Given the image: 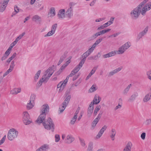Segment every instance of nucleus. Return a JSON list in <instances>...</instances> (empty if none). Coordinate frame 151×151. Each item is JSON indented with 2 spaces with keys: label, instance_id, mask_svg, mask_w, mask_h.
<instances>
[{
  "label": "nucleus",
  "instance_id": "nucleus-1",
  "mask_svg": "<svg viewBox=\"0 0 151 151\" xmlns=\"http://www.w3.org/2000/svg\"><path fill=\"white\" fill-rule=\"evenodd\" d=\"M49 108L47 104L42 106L41 112L35 122L38 124L42 123L44 127L47 130L51 129L52 132L55 129V125L53 121L50 117H48L47 120H45L46 114L49 111Z\"/></svg>",
  "mask_w": 151,
  "mask_h": 151
},
{
  "label": "nucleus",
  "instance_id": "nucleus-2",
  "mask_svg": "<svg viewBox=\"0 0 151 151\" xmlns=\"http://www.w3.org/2000/svg\"><path fill=\"white\" fill-rule=\"evenodd\" d=\"M141 11V9L137 6L134 8L131 12L130 14L132 19H137L139 16Z\"/></svg>",
  "mask_w": 151,
  "mask_h": 151
},
{
  "label": "nucleus",
  "instance_id": "nucleus-3",
  "mask_svg": "<svg viewBox=\"0 0 151 151\" xmlns=\"http://www.w3.org/2000/svg\"><path fill=\"white\" fill-rule=\"evenodd\" d=\"M23 121L25 125L29 124L32 122L29 114L27 111H24L23 113Z\"/></svg>",
  "mask_w": 151,
  "mask_h": 151
},
{
  "label": "nucleus",
  "instance_id": "nucleus-4",
  "mask_svg": "<svg viewBox=\"0 0 151 151\" xmlns=\"http://www.w3.org/2000/svg\"><path fill=\"white\" fill-rule=\"evenodd\" d=\"M18 134V132L15 129L13 128L10 129V141L16 138Z\"/></svg>",
  "mask_w": 151,
  "mask_h": 151
},
{
  "label": "nucleus",
  "instance_id": "nucleus-5",
  "mask_svg": "<svg viewBox=\"0 0 151 151\" xmlns=\"http://www.w3.org/2000/svg\"><path fill=\"white\" fill-rule=\"evenodd\" d=\"M9 0H4L1 1L0 3V12H3L5 9Z\"/></svg>",
  "mask_w": 151,
  "mask_h": 151
},
{
  "label": "nucleus",
  "instance_id": "nucleus-6",
  "mask_svg": "<svg viewBox=\"0 0 151 151\" xmlns=\"http://www.w3.org/2000/svg\"><path fill=\"white\" fill-rule=\"evenodd\" d=\"M148 27H147L144 29V30L140 32L138 35L137 36V39L138 40H139L143 36L145 35L148 31Z\"/></svg>",
  "mask_w": 151,
  "mask_h": 151
},
{
  "label": "nucleus",
  "instance_id": "nucleus-7",
  "mask_svg": "<svg viewBox=\"0 0 151 151\" xmlns=\"http://www.w3.org/2000/svg\"><path fill=\"white\" fill-rule=\"evenodd\" d=\"M123 67L122 66L116 69L112 70L110 72L108 76L109 77H111L114 74L117 73L120 71L122 69Z\"/></svg>",
  "mask_w": 151,
  "mask_h": 151
},
{
  "label": "nucleus",
  "instance_id": "nucleus-8",
  "mask_svg": "<svg viewBox=\"0 0 151 151\" xmlns=\"http://www.w3.org/2000/svg\"><path fill=\"white\" fill-rule=\"evenodd\" d=\"M74 140V138L70 135H67L65 140V142L66 143L70 144Z\"/></svg>",
  "mask_w": 151,
  "mask_h": 151
},
{
  "label": "nucleus",
  "instance_id": "nucleus-9",
  "mask_svg": "<svg viewBox=\"0 0 151 151\" xmlns=\"http://www.w3.org/2000/svg\"><path fill=\"white\" fill-rule=\"evenodd\" d=\"M68 102L64 101L62 103V106L61 107H60L59 109V111L60 112V113L63 112L65 110L67 106L68 105Z\"/></svg>",
  "mask_w": 151,
  "mask_h": 151
},
{
  "label": "nucleus",
  "instance_id": "nucleus-10",
  "mask_svg": "<svg viewBox=\"0 0 151 151\" xmlns=\"http://www.w3.org/2000/svg\"><path fill=\"white\" fill-rule=\"evenodd\" d=\"M57 16L59 19L64 18L65 17V10L64 9L60 10Z\"/></svg>",
  "mask_w": 151,
  "mask_h": 151
},
{
  "label": "nucleus",
  "instance_id": "nucleus-11",
  "mask_svg": "<svg viewBox=\"0 0 151 151\" xmlns=\"http://www.w3.org/2000/svg\"><path fill=\"white\" fill-rule=\"evenodd\" d=\"M138 96V93L137 92H134L132 94L128 99V101L130 102H133L136 99V97Z\"/></svg>",
  "mask_w": 151,
  "mask_h": 151
},
{
  "label": "nucleus",
  "instance_id": "nucleus-12",
  "mask_svg": "<svg viewBox=\"0 0 151 151\" xmlns=\"http://www.w3.org/2000/svg\"><path fill=\"white\" fill-rule=\"evenodd\" d=\"M98 66L97 67H94L93 68V69L91 71V72L88 74V76L86 77V80H87L93 75L96 71V70Z\"/></svg>",
  "mask_w": 151,
  "mask_h": 151
},
{
  "label": "nucleus",
  "instance_id": "nucleus-13",
  "mask_svg": "<svg viewBox=\"0 0 151 151\" xmlns=\"http://www.w3.org/2000/svg\"><path fill=\"white\" fill-rule=\"evenodd\" d=\"M116 54L115 51H112L109 53L103 55V57L104 58H109L111 56H113Z\"/></svg>",
  "mask_w": 151,
  "mask_h": 151
},
{
  "label": "nucleus",
  "instance_id": "nucleus-14",
  "mask_svg": "<svg viewBox=\"0 0 151 151\" xmlns=\"http://www.w3.org/2000/svg\"><path fill=\"white\" fill-rule=\"evenodd\" d=\"M101 98L97 95H96L92 101L95 104H98L101 101Z\"/></svg>",
  "mask_w": 151,
  "mask_h": 151
},
{
  "label": "nucleus",
  "instance_id": "nucleus-15",
  "mask_svg": "<svg viewBox=\"0 0 151 151\" xmlns=\"http://www.w3.org/2000/svg\"><path fill=\"white\" fill-rule=\"evenodd\" d=\"M73 9L72 7H70L66 11V14L69 18H70L73 15Z\"/></svg>",
  "mask_w": 151,
  "mask_h": 151
},
{
  "label": "nucleus",
  "instance_id": "nucleus-16",
  "mask_svg": "<svg viewBox=\"0 0 151 151\" xmlns=\"http://www.w3.org/2000/svg\"><path fill=\"white\" fill-rule=\"evenodd\" d=\"M55 67L56 68V66H55L54 65H52L51 67H49L47 69V70L46 71V74L44 75V77H45L47 75V74L48 73H51L52 72H53V70L54 71L55 70V69L54 70V69L53 68V67Z\"/></svg>",
  "mask_w": 151,
  "mask_h": 151
},
{
  "label": "nucleus",
  "instance_id": "nucleus-17",
  "mask_svg": "<svg viewBox=\"0 0 151 151\" xmlns=\"http://www.w3.org/2000/svg\"><path fill=\"white\" fill-rule=\"evenodd\" d=\"M67 66V65H65V64H64L59 69V70L55 73L56 76H58L60 75V73L62 72L63 70Z\"/></svg>",
  "mask_w": 151,
  "mask_h": 151
},
{
  "label": "nucleus",
  "instance_id": "nucleus-18",
  "mask_svg": "<svg viewBox=\"0 0 151 151\" xmlns=\"http://www.w3.org/2000/svg\"><path fill=\"white\" fill-rule=\"evenodd\" d=\"M32 20L35 22L37 23H40V22L41 21V17L38 15H35L32 17Z\"/></svg>",
  "mask_w": 151,
  "mask_h": 151
},
{
  "label": "nucleus",
  "instance_id": "nucleus-19",
  "mask_svg": "<svg viewBox=\"0 0 151 151\" xmlns=\"http://www.w3.org/2000/svg\"><path fill=\"white\" fill-rule=\"evenodd\" d=\"M21 88H15L12 90L11 92L12 94H17V93H20L21 91Z\"/></svg>",
  "mask_w": 151,
  "mask_h": 151
},
{
  "label": "nucleus",
  "instance_id": "nucleus-20",
  "mask_svg": "<svg viewBox=\"0 0 151 151\" xmlns=\"http://www.w3.org/2000/svg\"><path fill=\"white\" fill-rule=\"evenodd\" d=\"M9 55V47L8 48L7 50L3 56L2 57L1 60L2 61L5 60Z\"/></svg>",
  "mask_w": 151,
  "mask_h": 151
},
{
  "label": "nucleus",
  "instance_id": "nucleus-21",
  "mask_svg": "<svg viewBox=\"0 0 151 151\" xmlns=\"http://www.w3.org/2000/svg\"><path fill=\"white\" fill-rule=\"evenodd\" d=\"M118 50L115 51L116 54V53L118 54H122L126 51L122 46L119 47Z\"/></svg>",
  "mask_w": 151,
  "mask_h": 151
},
{
  "label": "nucleus",
  "instance_id": "nucleus-22",
  "mask_svg": "<svg viewBox=\"0 0 151 151\" xmlns=\"http://www.w3.org/2000/svg\"><path fill=\"white\" fill-rule=\"evenodd\" d=\"M132 146V144L130 142H128L127 144L126 147L124 149L123 151H126L127 150L131 149Z\"/></svg>",
  "mask_w": 151,
  "mask_h": 151
},
{
  "label": "nucleus",
  "instance_id": "nucleus-23",
  "mask_svg": "<svg viewBox=\"0 0 151 151\" xmlns=\"http://www.w3.org/2000/svg\"><path fill=\"white\" fill-rule=\"evenodd\" d=\"M97 89V87L96 84H93L88 90V92L92 93L96 91Z\"/></svg>",
  "mask_w": 151,
  "mask_h": 151
},
{
  "label": "nucleus",
  "instance_id": "nucleus-24",
  "mask_svg": "<svg viewBox=\"0 0 151 151\" xmlns=\"http://www.w3.org/2000/svg\"><path fill=\"white\" fill-rule=\"evenodd\" d=\"M151 93L150 95V96L149 93H148L145 95V97L143 99V101L144 102H146L149 101L151 99Z\"/></svg>",
  "mask_w": 151,
  "mask_h": 151
},
{
  "label": "nucleus",
  "instance_id": "nucleus-25",
  "mask_svg": "<svg viewBox=\"0 0 151 151\" xmlns=\"http://www.w3.org/2000/svg\"><path fill=\"white\" fill-rule=\"evenodd\" d=\"M49 148V145L47 144H44L40 147V149H42L43 151H46Z\"/></svg>",
  "mask_w": 151,
  "mask_h": 151
},
{
  "label": "nucleus",
  "instance_id": "nucleus-26",
  "mask_svg": "<svg viewBox=\"0 0 151 151\" xmlns=\"http://www.w3.org/2000/svg\"><path fill=\"white\" fill-rule=\"evenodd\" d=\"M132 85L131 84H129L128 86L124 89L123 93L124 95H126L127 94L130 88L131 87Z\"/></svg>",
  "mask_w": 151,
  "mask_h": 151
},
{
  "label": "nucleus",
  "instance_id": "nucleus-27",
  "mask_svg": "<svg viewBox=\"0 0 151 151\" xmlns=\"http://www.w3.org/2000/svg\"><path fill=\"white\" fill-rule=\"evenodd\" d=\"M91 54L87 51L86 52H84L81 56V58L83 59L86 60V58L88 56Z\"/></svg>",
  "mask_w": 151,
  "mask_h": 151
},
{
  "label": "nucleus",
  "instance_id": "nucleus-28",
  "mask_svg": "<svg viewBox=\"0 0 151 151\" xmlns=\"http://www.w3.org/2000/svg\"><path fill=\"white\" fill-rule=\"evenodd\" d=\"M148 10L147 8V6L145 5L142 8H141V13L142 15H145L147 11Z\"/></svg>",
  "mask_w": 151,
  "mask_h": 151
},
{
  "label": "nucleus",
  "instance_id": "nucleus-29",
  "mask_svg": "<svg viewBox=\"0 0 151 151\" xmlns=\"http://www.w3.org/2000/svg\"><path fill=\"white\" fill-rule=\"evenodd\" d=\"M130 46V43L129 42H127L122 45V47L125 50H126Z\"/></svg>",
  "mask_w": 151,
  "mask_h": 151
},
{
  "label": "nucleus",
  "instance_id": "nucleus-30",
  "mask_svg": "<svg viewBox=\"0 0 151 151\" xmlns=\"http://www.w3.org/2000/svg\"><path fill=\"white\" fill-rule=\"evenodd\" d=\"M101 108V106L100 105H97L96 106L93 113L94 116H96L97 112Z\"/></svg>",
  "mask_w": 151,
  "mask_h": 151
},
{
  "label": "nucleus",
  "instance_id": "nucleus-31",
  "mask_svg": "<svg viewBox=\"0 0 151 151\" xmlns=\"http://www.w3.org/2000/svg\"><path fill=\"white\" fill-rule=\"evenodd\" d=\"M33 103L29 101V102L27 104V108L28 109H30L33 107L34 105H33Z\"/></svg>",
  "mask_w": 151,
  "mask_h": 151
},
{
  "label": "nucleus",
  "instance_id": "nucleus-32",
  "mask_svg": "<svg viewBox=\"0 0 151 151\" xmlns=\"http://www.w3.org/2000/svg\"><path fill=\"white\" fill-rule=\"evenodd\" d=\"M93 109L92 108H88L87 116L88 117H90L91 116L93 112Z\"/></svg>",
  "mask_w": 151,
  "mask_h": 151
},
{
  "label": "nucleus",
  "instance_id": "nucleus-33",
  "mask_svg": "<svg viewBox=\"0 0 151 151\" xmlns=\"http://www.w3.org/2000/svg\"><path fill=\"white\" fill-rule=\"evenodd\" d=\"M93 142H90L89 143L87 151H92V150L93 148Z\"/></svg>",
  "mask_w": 151,
  "mask_h": 151
},
{
  "label": "nucleus",
  "instance_id": "nucleus-34",
  "mask_svg": "<svg viewBox=\"0 0 151 151\" xmlns=\"http://www.w3.org/2000/svg\"><path fill=\"white\" fill-rule=\"evenodd\" d=\"M41 72V70H39L37 72L36 74L35 75L34 77V79L35 81H36L38 79V77L40 75Z\"/></svg>",
  "mask_w": 151,
  "mask_h": 151
},
{
  "label": "nucleus",
  "instance_id": "nucleus-35",
  "mask_svg": "<svg viewBox=\"0 0 151 151\" xmlns=\"http://www.w3.org/2000/svg\"><path fill=\"white\" fill-rule=\"evenodd\" d=\"M116 134V131L115 129H112L111 130V135L110 136V137L111 138H114V137H115Z\"/></svg>",
  "mask_w": 151,
  "mask_h": 151
},
{
  "label": "nucleus",
  "instance_id": "nucleus-36",
  "mask_svg": "<svg viewBox=\"0 0 151 151\" xmlns=\"http://www.w3.org/2000/svg\"><path fill=\"white\" fill-rule=\"evenodd\" d=\"M104 132V131L103 130H102L101 129L99 132L98 134L96 135V138L97 139L99 138L102 136Z\"/></svg>",
  "mask_w": 151,
  "mask_h": 151
},
{
  "label": "nucleus",
  "instance_id": "nucleus-37",
  "mask_svg": "<svg viewBox=\"0 0 151 151\" xmlns=\"http://www.w3.org/2000/svg\"><path fill=\"white\" fill-rule=\"evenodd\" d=\"M36 96L35 94H33L31 95L29 101L32 102V103H34V101L35 100Z\"/></svg>",
  "mask_w": 151,
  "mask_h": 151
},
{
  "label": "nucleus",
  "instance_id": "nucleus-38",
  "mask_svg": "<svg viewBox=\"0 0 151 151\" xmlns=\"http://www.w3.org/2000/svg\"><path fill=\"white\" fill-rule=\"evenodd\" d=\"M80 68L77 66L74 69L72 70V72H73L74 73H77L80 69Z\"/></svg>",
  "mask_w": 151,
  "mask_h": 151
},
{
  "label": "nucleus",
  "instance_id": "nucleus-39",
  "mask_svg": "<svg viewBox=\"0 0 151 151\" xmlns=\"http://www.w3.org/2000/svg\"><path fill=\"white\" fill-rule=\"evenodd\" d=\"M86 60H84L82 59L81 60L79 64L77 66H78V67H79V68H81L82 67V66L84 64V63H85V62Z\"/></svg>",
  "mask_w": 151,
  "mask_h": 151
},
{
  "label": "nucleus",
  "instance_id": "nucleus-40",
  "mask_svg": "<svg viewBox=\"0 0 151 151\" xmlns=\"http://www.w3.org/2000/svg\"><path fill=\"white\" fill-rule=\"evenodd\" d=\"M49 13H50L52 14V16H54L55 14V8L53 7L51 8L50 9V12Z\"/></svg>",
  "mask_w": 151,
  "mask_h": 151
},
{
  "label": "nucleus",
  "instance_id": "nucleus-41",
  "mask_svg": "<svg viewBox=\"0 0 151 151\" xmlns=\"http://www.w3.org/2000/svg\"><path fill=\"white\" fill-rule=\"evenodd\" d=\"M148 0H144L138 6L141 9V8L147 2Z\"/></svg>",
  "mask_w": 151,
  "mask_h": 151
},
{
  "label": "nucleus",
  "instance_id": "nucleus-42",
  "mask_svg": "<svg viewBox=\"0 0 151 151\" xmlns=\"http://www.w3.org/2000/svg\"><path fill=\"white\" fill-rule=\"evenodd\" d=\"M57 24H53L51 28V30H52L53 32L54 33L55 32V30L57 28Z\"/></svg>",
  "mask_w": 151,
  "mask_h": 151
},
{
  "label": "nucleus",
  "instance_id": "nucleus-43",
  "mask_svg": "<svg viewBox=\"0 0 151 151\" xmlns=\"http://www.w3.org/2000/svg\"><path fill=\"white\" fill-rule=\"evenodd\" d=\"M55 33L52 30H51L48 32L46 35H44V37H49Z\"/></svg>",
  "mask_w": 151,
  "mask_h": 151
},
{
  "label": "nucleus",
  "instance_id": "nucleus-44",
  "mask_svg": "<svg viewBox=\"0 0 151 151\" xmlns=\"http://www.w3.org/2000/svg\"><path fill=\"white\" fill-rule=\"evenodd\" d=\"M25 33L24 32H23L22 34L20 35L19 36H18L15 40L18 42V41L19 40H20L22 37L25 35Z\"/></svg>",
  "mask_w": 151,
  "mask_h": 151
},
{
  "label": "nucleus",
  "instance_id": "nucleus-45",
  "mask_svg": "<svg viewBox=\"0 0 151 151\" xmlns=\"http://www.w3.org/2000/svg\"><path fill=\"white\" fill-rule=\"evenodd\" d=\"M103 113V110H101L97 117L96 118V119L99 120L100 119L101 117V116Z\"/></svg>",
  "mask_w": 151,
  "mask_h": 151
},
{
  "label": "nucleus",
  "instance_id": "nucleus-46",
  "mask_svg": "<svg viewBox=\"0 0 151 151\" xmlns=\"http://www.w3.org/2000/svg\"><path fill=\"white\" fill-rule=\"evenodd\" d=\"M77 117H75L74 116L73 117V118L70 121V124L72 125H73L75 123V122L76 121V119L77 118Z\"/></svg>",
  "mask_w": 151,
  "mask_h": 151
},
{
  "label": "nucleus",
  "instance_id": "nucleus-47",
  "mask_svg": "<svg viewBox=\"0 0 151 151\" xmlns=\"http://www.w3.org/2000/svg\"><path fill=\"white\" fill-rule=\"evenodd\" d=\"M104 38L103 37L97 39L96 41H95V43H96V44L97 45H98L99 43H100L101 41L103 40Z\"/></svg>",
  "mask_w": 151,
  "mask_h": 151
},
{
  "label": "nucleus",
  "instance_id": "nucleus-48",
  "mask_svg": "<svg viewBox=\"0 0 151 151\" xmlns=\"http://www.w3.org/2000/svg\"><path fill=\"white\" fill-rule=\"evenodd\" d=\"M63 85V83H62V82L61 81L58 84L57 86V88H60L59 90L60 91L61 89H62Z\"/></svg>",
  "mask_w": 151,
  "mask_h": 151
},
{
  "label": "nucleus",
  "instance_id": "nucleus-49",
  "mask_svg": "<svg viewBox=\"0 0 151 151\" xmlns=\"http://www.w3.org/2000/svg\"><path fill=\"white\" fill-rule=\"evenodd\" d=\"M68 53V52L67 51L65 52L63 54L62 56L60 58L64 60V59L66 58Z\"/></svg>",
  "mask_w": 151,
  "mask_h": 151
},
{
  "label": "nucleus",
  "instance_id": "nucleus-50",
  "mask_svg": "<svg viewBox=\"0 0 151 151\" xmlns=\"http://www.w3.org/2000/svg\"><path fill=\"white\" fill-rule=\"evenodd\" d=\"M146 125H148L151 124V119H147L144 122Z\"/></svg>",
  "mask_w": 151,
  "mask_h": 151
},
{
  "label": "nucleus",
  "instance_id": "nucleus-51",
  "mask_svg": "<svg viewBox=\"0 0 151 151\" xmlns=\"http://www.w3.org/2000/svg\"><path fill=\"white\" fill-rule=\"evenodd\" d=\"M14 60L12 61L11 62V65H10V72H11L13 68L15 66V65H14Z\"/></svg>",
  "mask_w": 151,
  "mask_h": 151
},
{
  "label": "nucleus",
  "instance_id": "nucleus-52",
  "mask_svg": "<svg viewBox=\"0 0 151 151\" xmlns=\"http://www.w3.org/2000/svg\"><path fill=\"white\" fill-rule=\"evenodd\" d=\"M55 142H58L60 140V137L59 134H56L55 135Z\"/></svg>",
  "mask_w": 151,
  "mask_h": 151
},
{
  "label": "nucleus",
  "instance_id": "nucleus-53",
  "mask_svg": "<svg viewBox=\"0 0 151 151\" xmlns=\"http://www.w3.org/2000/svg\"><path fill=\"white\" fill-rule=\"evenodd\" d=\"M79 139L81 145L83 146H84L85 145V143L83 139L79 137Z\"/></svg>",
  "mask_w": 151,
  "mask_h": 151
},
{
  "label": "nucleus",
  "instance_id": "nucleus-54",
  "mask_svg": "<svg viewBox=\"0 0 151 151\" xmlns=\"http://www.w3.org/2000/svg\"><path fill=\"white\" fill-rule=\"evenodd\" d=\"M145 6H147V8L148 10H150L151 9V2L147 3Z\"/></svg>",
  "mask_w": 151,
  "mask_h": 151
},
{
  "label": "nucleus",
  "instance_id": "nucleus-55",
  "mask_svg": "<svg viewBox=\"0 0 151 151\" xmlns=\"http://www.w3.org/2000/svg\"><path fill=\"white\" fill-rule=\"evenodd\" d=\"M113 23V22H112V21H109L108 22H107L106 23L104 24V25L105 26V27H107L109 26L111 24Z\"/></svg>",
  "mask_w": 151,
  "mask_h": 151
},
{
  "label": "nucleus",
  "instance_id": "nucleus-56",
  "mask_svg": "<svg viewBox=\"0 0 151 151\" xmlns=\"http://www.w3.org/2000/svg\"><path fill=\"white\" fill-rule=\"evenodd\" d=\"M147 74L148 79L151 80V70H150L147 71Z\"/></svg>",
  "mask_w": 151,
  "mask_h": 151
},
{
  "label": "nucleus",
  "instance_id": "nucleus-57",
  "mask_svg": "<svg viewBox=\"0 0 151 151\" xmlns=\"http://www.w3.org/2000/svg\"><path fill=\"white\" fill-rule=\"evenodd\" d=\"M6 138V136H4L0 141V145L3 144Z\"/></svg>",
  "mask_w": 151,
  "mask_h": 151
},
{
  "label": "nucleus",
  "instance_id": "nucleus-58",
  "mask_svg": "<svg viewBox=\"0 0 151 151\" xmlns=\"http://www.w3.org/2000/svg\"><path fill=\"white\" fill-rule=\"evenodd\" d=\"M80 110V107H78L77 108V109L75 113V115L74 116H75L77 117V114L78 113L79 111Z\"/></svg>",
  "mask_w": 151,
  "mask_h": 151
},
{
  "label": "nucleus",
  "instance_id": "nucleus-59",
  "mask_svg": "<svg viewBox=\"0 0 151 151\" xmlns=\"http://www.w3.org/2000/svg\"><path fill=\"white\" fill-rule=\"evenodd\" d=\"M71 98V96L70 95H69L66 96V98L65 100V101H67L69 103L70 99Z\"/></svg>",
  "mask_w": 151,
  "mask_h": 151
},
{
  "label": "nucleus",
  "instance_id": "nucleus-60",
  "mask_svg": "<svg viewBox=\"0 0 151 151\" xmlns=\"http://www.w3.org/2000/svg\"><path fill=\"white\" fill-rule=\"evenodd\" d=\"M16 55L17 53L16 52L14 53L12 56L10 57V62L16 57Z\"/></svg>",
  "mask_w": 151,
  "mask_h": 151
},
{
  "label": "nucleus",
  "instance_id": "nucleus-61",
  "mask_svg": "<svg viewBox=\"0 0 151 151\" xmlns=\"http://www.w3.org/2000/svg\"><path fill=\"white\" fill-rule=\"evenodd\" d=\"M106 27H105V26L104 25V24H103V25H101L100 27H98L97 30L99 31L101 29H104Z\"/></svg>",
  "mask_w": 151,
  "mask_h": 151
},
{
  "label": "nucleus",
  "instance_id": "nucleus-62",
  "mask_svg": "<svg viewBox=\"0 0 151 151\" xmlns=\"http://www.w3.org/2000/svg\"><path fill=\"white\" fill-rule=\"evenodd\" d=\"M146 133L145 132L142 133L141 135V137L142 139H145Z\"/></svg>",
  "mask_w": 151,
  "mask_h": 151
},
{
  "label": "nucleus",
  "instance_id": "nucleus-63",
  "mask_svg": "<svg viewBox=\"0 0 151 151\" xmlns=\"http://www.w3.org/2000/svg\"><path fill=\"white\" fill-rule=\"evenodd\" d=\"M96 37L95 35V34H94L92 35L90 38H89V41L93 40L96 38Z\"/></svg>",
  "mask_w": 151,
  "mask_h": 151
},
{
  "label": "nucleus",
  "instance_id": "nucleus-64",
  "mask_svg": "<svg viewBox=\"0 0 151 151\" xmlns=\"http://www.w3.org/2000/svg\"><path fill=\"white\" fill-rule=\"evenodd\" d=\"M96 37L95 35V34H94L92 35L90 38H89V41L93 40L96 38Z\"/></svg>",
  "mask_w": 151,
  "mask_h": 151
}]
</instances>
